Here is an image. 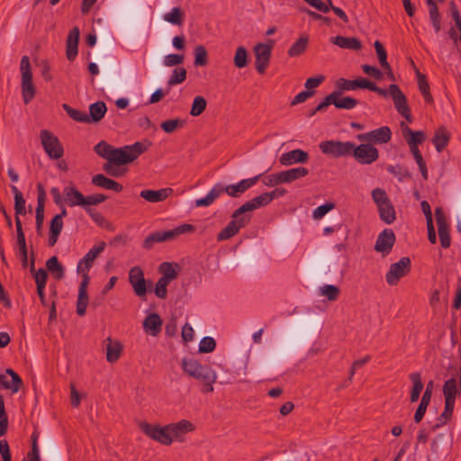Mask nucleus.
I'll list each match as a JSON object with an SVG mask.
<instances>
[{"label": "nucleus", "mask_w": 461, "mask_h": 461, "mask_svg": "<svg viewBox=\"0 0 461 461\" xmlns=\"http://www.w3.org/2000/svg\"><path fill=\"white\" fill-rule=\"evenodd\" d=\"M271 202V196L266 192L243 203L232 212L231 220L217 234V240L223 241L235 236L241 228L247 226L251 221L249 212L266 206Z\"/></svg>", "instance_id": "obj_1"}, {"label": "nucleus", "mask_w": 461, "mask_h": 461, "mask_svg": "<svg viewBox=\"0 0 461 461\" xmlns=\"http://www.w3.org/2000/svg\"><path fill=\"white\" fill-rule=\"evenodd\" d=\"M181 367L185 374L202 384V393L213 392L217 375L209 366L202 365L194 358L184 357L181 361Z\"/></svg>", "instance_id": "obj_2"}, {"label": "nucleus", "mask_w": 461, "mask_h": 461, "mask_svg": "<svg viewBox=\"0 0 461 461\" xmlns=\"http://www.w3.org/2000/svg\"><path fill=\"white\" fill-rule=\"evenodd\" d=\"M151 146L149 141H137L132 145H125L121 148H114L108 158V161L116 166L126 165L133 162Z\"/></svg>", "instance_id": "obj_3"}, {"label": "nucleus", "mask_w": 461, "mask_h": 461, "mask_svg": "<svg viewBox=\"0 0 461 461\" xmlns=\"http://www.w3.org/2000/svg\"><path fill=\"white\" fill-rule=\"evenodd\" d=\"M194 230L195 227L194 225L185 223L169 230L156 231L145 238L143 241V248L145 249H151L155 243L171 240L181 234L187 232L191 233L194 232Z\"/></svg>", "instance_id": "obj_4"}, {"label": "nucleus", "mask_w": 461, "mask_h": 461, "mask_svg": "<svg viewBox=\"0 0 461 461\" xmlns=\"http://www.w3.org/2000/svg\"><path fill=\"white\" fill-rule=\"evenodd\" d=\"M21 74H22V95L23 103L29 104L35 96L36 89L32 83V73L28 56H23L21 59Z\"/></svg>", "instance_id": "obj_5"}, {"label": "nucleus", "mask_w": 461, "mask_h": 461, "mask_svg": "<svg viewBox=\"0 0 461 461\" xmlns=\"http://www.w3.org/2000/svg\"><path fill=\"white\" fill-rule=\"evenodd\" d=\"M336 87L343 92L356 90L357 88H366V89L373 91L384 97L387 96L386 90H384L381 87H378L375 83L371 82L367 78L361 77H359L354 80H348V79L340 77L336 81Z\"/></svg>", "instance_id": "obj_6"}, {"label": "nucleus", "mask_w": 461, "mask_h": 461, "mask_svg": "<svg viewBox=\"0 0 461 461\" xmlns=\"http://www.w3.org/2000/svg\"><path fill=\"white\" fill-rule=\"evenodd\" d=\"M411 269V262L409 257H402L399 261L391 264L385 274V281L391 285H396L399 281L406 276Z\"/></svg>", "instance_id": "obj_7"}, {"label": "nucleus", "mask_w": 461, "mask_h": 461, "mask_svg": "<svg viewBox=\"0 0 461 461\" xmlns=\"http://www.w3.org/2000/svg\"><path fill=\"white\" fill-rule=\"evenodd\" d=\"M41 145L47 155L52 159H59L64 155V149L59 138L48 130L41 131Z\"/></svg>", "instance_id": "obj_8"}, {"label": "nucleus", "mask_w": 461, "mask_h": 461, "mask_svg": "<svg viewBox=\"0 0 461 461\" xmlns=\"http://www.w3.org/2000/svg\"><path fill=\"white\" fill-rule=\"evenodd\" d=\"M139 427L145 435L162 445L168 446L172 443L167 425L160 427L158 424H150L146 421H142L140 423Z\"/></svg>", "instance_id": "obj_9"}, {"label": "nucleus", "mask_w": 461, "mask_h": 461, "mask_svg": "<svg viewBox=\"0 0 461 461\" xmlns=\"http://www.w3.org/2000/svg\"><path fill=\"white\" fill-rule=\"evenodd\" d=\"M351 156L361 165H370L379 158L378 149L371 143H362L356 146L352 145Z\"/></svg>", "instance_id": "obj_10"}, {"label": "nucleus", "mask_w": 461, "mask_h": 461, "mask_svg": "<svg viewBox=\"0 0 461 461\" xmlns=\"http://www.w3.org/2000/svg\"><path fill=\"white\" fill-rule=\"evenodd\" d=\"M353 142L339 140H325L320 143V149L332 158L351 156Z\"/></svg>", "instance_id": "obj_11"}, {"label": "nucleus", "mask_w": 461, "mask_h": 461, "mask_svg": "<svg viewBox=\"0 0 461 461\" xmlns=\"http://www.w3.org/2000/svg\"><path fill=\"white\" fill-rule=\"evenodd\" d=\"M387 95L389 94L393 101L394 108L403 118H405L409 122H412V115L411 113L410 106L407 103V98L402 91L397 85L392 84L389 86L388 90H386Z\"/></svg>", "instance_id": "obj_12"}, {"label": "nucleus", "mask_w": 461, "mask_h": 461, "mask_svg": "<svg viewBox=\"0 0 461 461\" xmlns=\"http://www.w3.org/2000/svg\"><path fill=\"white\" fill-rule=\"evenodd\" d=\"M106 243L101 241L95 245L77 263V272L81 275L82 278L89 277L88 272L95 258L104 250Z\"/></svg>", "instance_id": "obj_13"}, {"label": "nucleus", "mask_w": 461, "mask_h": 461, "mask_svg": "<svg viewBox=\"0 0 461 461\" xmlns=\"http://www.w3.org/2000/svg\"><path fill=\"white\" fill-rule=\"evenodd\" d=\"M129 283L132 286L135 294L143 298L148 293L147 282L144 272L140 267H133L129 271Z\"/></svg>", "instance_id": "obj_14"}, {"label": "nucleus", "mask_w": 461, "mask_h": 461, "mask_svg": "<svg viewBox=\"0 0 461 461\" xmlns=\"http://www.w3.org/2000/svg\"><path fill=\"white\" fill-rule=\"evenodd\" d=\"M392 131L388 126H383L371 131L357 135L359 141H368L376 144H384L391 140Z\"/></svg>", "instance_id": "obj_15"}, {"label": "nucleus", "mask_w": 461, "mask_h": 461, "mask_svg": "<svg viewBox=\"0 0 461 461\" xmlns=\"http://www.w3.org/2000/svg\"><path fill=\"white\" fill-rule=\"evenodd\" d=\"M272 47L265 43H258L254 48L255 67L257 71L263 75L269 65Z\"/></svg>", "instance_id": "obj_16"}, {"label": "nucleus", "mask_w": 461, "mask_h": 461, "mask_svg": "<svg viewBox=\"0 0 461 461\" xmlns=\"http://www.w3.org/2000/svg\"><path fill=\"white\" fill-rule=\"evenodd\" d=\"M435 218L438 225V232L440 244L442 248L447 249L451 245V238L449 234L448 224L441 207H437L435 209Z\"/></svg>", "instance_id": "obj_17"}, {"label": "nucleus", "mask_w": 461, "mask_h": 461, "mask_svg": "<svg viewBox=\"0 0 461 461\" xmlns=\"http://www.w3.org/2000/svg\"><path fill=\"white\" fill-rule=\"evenodd\" d=\"M261 177V175L242 179L237 184L223 185L224 193L232 198H240L247 190L252 187Z\"/></svg>", "instance_id": "obj_18"}, {"label": "nucleus", "mask_w": 461, "mask_h": 461, "mask_svg": "<svg viewBox=\"0 0 461 461\" xmlns=\"http://www.w3.org/2000/svg\"><path fill=\"white\" fill-rule=\"evenodd\" d=\"M395 243V235L393 230L385 229L377 237L375 250L383 256H387Z\"/></svg>", "instance_id": "obj_19"}, {"label": "nucleus", "mask_w": 461, "mask_h": 461, "mask_svg": "<svg viewBox=\"0 0 461 461\" xmlns=\"http://www.w3.org/2000/svg\"><path fill=\"white\" fill-rule=\"evenodd\" d=\"M5 374H0V386L16 393L23 385L22 378L12 368H7Z\"/></svg>", "instance_id": "obj_20"}, {"label": "nucleus", "mask_w": 461, "mask_h": 461, "mask_svg": "<svg viewBox=\"0 0 461 461\" xmlns=\"http://www.w3.org/2000/svg\"><path fill=\"white\" fill-rule=\"evenodd\" d=\"M169 429V433L172 438V442L174 440L183 441L184 435L194 430V426L192 422L187 420H182L176 423L167 424Z\"/></svg>", "instance_id": "obj_21"}, {"label": "nucleus", "mask_w": 461, "mask_h": 461, "mask_svg": "<svg viewBox=\"0 0 461 461\" xmlns=\"http://www.w3.org/2000/svg\"><path fill=\"white\" fill-rule=\"evenodd\" d=\"M90 277L82 278L78 288V295L77 300V313L79 316H85L86 308L89 303L87 286L89 285Z\"/></svg>", "instance_id": "obj_22"}, {"label": "nucleus", "mask_w": 461, "mask_h": 461, "mask_svg": "<svg viewBox=\"0 0 461 461\" xmlns=\"http://www.w3.org/2000/svg\"><path fill=\"white\" fill-rule=\"evenodd\" d=\"M309 159L308 152L297 149L283 153L279 158V162L283 166H291L296 163H305Z\"/></svg>", "instance_id": "obj_23"}, {"label": "nucleus", "mask_w": 461, "mask_h": 461, "mask_svg": "<svg viewBox=\"0 0 461 461\" xmlns=\"http://www.w3.org/2000/svg\"><path fill=\"white\" fill-rule=\"evenodd\" d=\"M80 31L78 27L70 30L67 38L66 55L68 60L72 61L77 56Z\"/></svg>", "instance_id": "obj_24"}, {"label": "nucleus", "mask_w": 461, "mask_h": 461, "mask_svg": "<svg viewBox=\"0 0 461 461\" xmlns=\"http://www.w3.org/2000/svg\"><path fill=\"white\" fill-rule=\"evenodd\" d=\"M64 202L70 207L84 206L85 195H83L75 186L68 185L63 189Z\"/></svg>", "instance_id": "obj_25"}, {"label": "nucleus", "mask_w": 461, "mask_h": 461, "mask_svg": "<svg viewBox=\"0 0 461 461\" xmlns=\"http://www.w3.org/2000/svg\"><path fill=\"white\" fill-rule=\"evenodd\" d=\"M173 189L170 187L158 190L145 189L140 194V196L149 203H158L165 201L171 194Z\"/></svg>", "instance_id": "obj_26"}, {"label": "nucleus", "mask_w": 461, "mask_h": 461, "mask_svg": "<svg viewBox=\"0 0 461 461\" xmlns=\"http://www.w3.org/2000/svg\"><path fill=\"white\" fill-rule=\"evenodd\" d=\"M162 323V320L158 313H150L143 321V329L147 333L156 337L161 331Z\"/></svg>", "instance_id": "obj_27"}, {"label": "nucleus", "mask_w": 461, "mask_h": 461, "mask_svg": "<svg viewBox=\"0 0 461 461\" xmlns=\"http://www.w3.org/2000/svg\"><path fill=\"white\" fill-rule=\"evenodd\" d=\"M330 41L341 49L359 50L362 49V42L356 37H345L338 35L330 38Z\"/></svg>", "instance_id": "obj_28"}, {"label": "nucleus", "mask_w": 461, "mask_h": 461, "mask_svg": "<svg viewBox=\"0 0 461 461\" xmlns=\"http://www.w3.org/2000/svg\"><path fill=\"white\" fill-rule=\"evenodd\" d=\"M92 184L106 190H113L116 193H120L123 189V186L120 183L108 178L103 174L95 175L92 177Z\"/></svg>", "instance_id": "obj_29"}, {"label": "nucleus", "mask_w": 461, "mask_h": 461, "mask_svg": "<svg viewBox=\"0 0 461 461\" xmlns=\"http://www.w3.org/2000/svg\"><path fill=\"white\" fill-rule=\"evenodd\" d=\"M401 128L402 135L409 146L414 145L418 147V145L421 144L426 139L425 133L422 131H413L403 122H401Z\"/></svg>", "instance_id": "obj_30"}, {"label": "nucleus", "mask_w": 461, "mask_h": 461, "mask_svg": "<svg viewBox=\"0 0 461 461\" xmlns=\"http://www.w3.org/2000/svg\"><path fill=\"white\" fill-rule=\"evenodd\" d=\"M224 193L223 185L217 183L212 186L205 197L195 200V206H209Z\"/></svg>", "instance_id": "obj_31"}, {"label": "nucleus", "mask_w": 461, "mask_h": 461, "mask_svg": "<svg viewBox=\"0 0 461 461\" xmlns=\"http://www.w3.org/2000/svg\"><path fill=\"white\" fill-rule=\"evenodd\" d=\"M343 91L338 88L332 92V95H334L333 105L337 109L351 110L358 104V101L356 98L350 96L340 97Z\"/></svg>", "instance_id": "obj_32"}, {"label": "nucleus", "mask_w": 461, "mask_h": 461, "mask_svg": "<svg viewBox=\"0 0 461 461\" xmlns=\"http://www.w3.org/2000/svg\"><path fill=\"white\" fill-rule=\"evenodd\" d=\"M107 111V107L104 102L98 101L95 102L89 106V114H88V123L98 122H100L105 113Z\"/></svg>", "instance_id": "obj_33"}, {"label": "nucleus", "mask_w": 461, "mask_h": 461, "mask_svg": "<svg viewBox=\"0 0 461 461\" xmlns=\"http://www.w3.org/2000/svg\"><path fill=\"white\" fill-rule=\"evenodd\" d=\"M106 360L109 363H115L121 357L122 347L120 342L113 341L111 338H107L106 340Z\"/></svg>", "instance_id": "obj_34"}, {"label": "nucleus", "mask_w": 461, "mask_h": 461, "mask_svg": "<svg viewBox=\"0 0 461 461\" xmlns=\"http://www.w3.org/2000/svg\"><path fill=\"white\" fill-rule=\"evenodd\" d=\"M450 136L447 133L446 128L440 127L436 131L432 138V143L434 144L438 152H442L449 142Z\"/></svg>", "instance_id": "obj_35"}, {"label": "nucleus", "mask_w": 461, "mask_h": 461, "mask_svg": "<svg viewBox=\"0 0 461 461\" xmlns=\"http://www.w3.org/2000/svg\"><path fill=\"white\" fill-rule=\"evenodd\" d=\"M309 43V36L303 34L289 48L287 54L290 57H297L302 55L307 49Z\"/></svg>", "instance_id": "obj_36"}, {"label": "nucleus", "mask_w": 461, "mask_h": 461, "mask_svg": "<svg viewBox=\"0 0 461 461\" xmlns=\"http://www.w3.org/2000/svg\"><path fill=\"white\" fill-rule=\"evenodd\" d=\"M179 266L176 263L163 262L158 267L159 273L162 274L161 278L167 282H171L177 277V271Z\"/></svg>", "instance_id": "obj_37"}, {"label": "nucleus", "mask_w": 461, "mask_h": 461, "mask_svg": "<svg viewBox=\"0 0 461 461\" xmlns=\"http://www.w3.org/2000/svg\"><path fill=\"white\" fill-rule=\"evenodd\" d=\"M281 172L284 183H292L297 179L306 176L309 174V170L303 167H294Z\"/></svg>", "instance_id": "obj_38"}, {"label": "nucleus", "mask_w": 461, "mask_h": 461, "mask_svg": "<svg viewBox=\"0 0 461 461\" xmlns=\"http://www.w3.org/2000/svg\"><path fill=\"white\" fill-rule=\"evenodd\" d=\"M377 207L379 211V216L383 221H384L387 224H390L394 221L395 210L391 201H388Z\"/></svg>", "instance_id": "obj_39"}, {"label": "nucleus", "mask_w": 461, "mask_h": 461, "mask_svg": "<svg viewBox=\"0 0 461 461\" xmlns=\"http://www.w3.org/2000/svg\"><path fill=\"white\" fill-rule=\"evenodd\" d=\"M11 190L14 196L15 217H19V215L26 214V208H25L26 202H25V199L23 198L22 192L15 185H12Z\"/></svg>", "instance_id": "obj_40"}, {"label": "nucleus", "mask_w": 461, "mask_h": 461, "mask_svg": "<svg viewBox=\"0 0 461 461\" xmlns=\"http://www.w3.org/2000/svg\"><path fill=\"white\" fill-rule=\"evenodd\" d=\"M410 379L412 382V389L411 392L410 401L415 402L418 401L420 394L423 389V383L420 373H412L410 375Z\"/></svg>", "instance_id": "obj_41"}, {"label": "nucleus", "mask_w": 461, "mask_h": 461, "mask_svg": "<svg viewBox=\"0 0 461 461\" xmlns=\"http://www.w3.org/2000/svg\"><path fill=\"white\" fill-rule=\"evenodd\" d=\"M456 393L457 388L456 379L450 378L447 380L443 386V394L445 397V402L455 403Z\"/></svg>", "instance_id": "obj_42"}, {"label": "nucleus", "mask_w": 461, "mask_h": 461, "mask_svg": "<svg viewBox=\"0 0 461 461\" xmlns=\"http://www.w3.org/2000/svg\"><path fill=\"white\" fill-rule=\"evenodd\" d=\"M47 269L54 275V277L58 280H60L64 277V267L59 262V259L56 256L51 257L46 262Z\"/></svg>", "instance_id": "obj_43"}, {"label": "nucleus", "mask_w": 461, "mask_h": 461, "mask_svg": "<svg viewBox=\"0 0 461 461\" xmlns=\"http://www.w3.org/2000/svg\"><path fill=\"white\" fill-rule=\"evenodd\" d=\"M418 86L424 100L428 104H433V96L429 92V85L425 75L417 71Z\"/></svg>", "instance_id": "obj_44"}, {"label": "nucleus", "mask_w": 461, "mask_h": 461, "mask_svg": "<svg viewBox=\"0 0 461 461\" xmlns=\"http://www.w3.org/2000/svg\"><path fill=\"white\" fill-rule=\"evenodd\" d=\"M185 14L180 7H174L170 12L164 14L166 22L172 24L182 26L184 23Z\"/></svg>", "instance_id": "obj_45"}, {"label": "nucleus", "mask_w": 461, "mask_h": 461, "mask_svg": "<svg viewBox=\"0 0 461 461\" xmlns=\"http://www.w3.org/2000/svg\"><path fill=\"white\" fill-rule=\"evenodd\" d=\"M62 108L68 115L76 122L88 123V114L79 110L72 108L68 104H63Z\"/></svg>", "instance_id": "obj_46"}, {"label": "nucleus", "mask_w": 461, "mask_h": 461, "mask_svg": "<svg viewBox=\"0 0 461 461\" xmlns=\"http://www.w3.org/2000/svg\"><path fill=\"white\" fill-rule=\"evenodd\" d=\"M249 55L245 47L240 46L237 48L234 55V65L238 68H245L249 63Z\"/></svg>", "instance_id": "obj_47"}, {"label": "nucleus", "mask_w": 461, "mask_h": 461, "mask_svg": "<svg viewBox=\"0 0 461 461\" xmlns=\"http://www.w3.org/2000/svg\"><path fill=\"white\" fill-rule=\"evenodd\" d=\"M207 102L203 96L197 95L194 98L190 114L194 117L199 116L206 109Z\"/></svg>", "instance_id": "obj_48"}, {"label": "nucleus", "mask_w": 461, "mask_h": 461, "mask_svg": "<svg viewBox=\"0 0 461 461\" xmlns=\"http://www.w3.org/2000/svg\"><path fill=\"white\" fill-rule=\"evenodd\" d=\"M454 402H445V409L440 416L438 418V423L435 424L433 429H437L439 427L443 426L447 423V421L451 418L453 411H454Z\"/></svg>", "instance_id": "obj_49"}, {"label": "nucleus", "mask_w": 461, "mask_h": 461, "mask_svg": "<svg viewBox=\"0 0 461 461\" xmlns=\"http://www.w3.org/2000/svg\"><path fill=\"white\" fill-rule=\"evenodd\" d=\"M185 125V122L182 119H172L164 121L160 127L166 133H172L179 128H183Z\"/></svg>", "instance_id": "obj_50"}, {"label": "nucleus", "mask_w": 461, "mask_h": 461, "mask_svg": "<svg viewBox=\"0 0 461 461\" xmlns=\"http://www.w3.org/2000/svg\"><path fill=\"white\" fill-rule=\"evenodd\" d=\"M186 78V69L182 67L176 68L170 76L167 84L175 86L183 83Z\"/></svg>", "instance_id": "obj_51"}, {"label": "nucleus", "mask_w": 461, "mask_h": 461, "mask_svg": "<svg viewBox=\"0 0 461 461\" xmlns=\"http://www.w3.org/2000/svg\"><path fill=\"white\" fill-rule=\"evenodd\" d=\"M208 63V54L206 49L203 45H199L194 49V65L206 66Z\"/></svg>", "instance_id": "obj_52"}, {"label": "nucleus", "mask_w": 461, "mask_h": 461, "mask_svg": "<svg viewBox=\"0 0 461 461\" xmlns=\"http://www.w3.org/2000/svg\"><path fill=\"white\" fill-rule=\"evenodd\" d=\"M113 147L104 140L98 142L95 147V152L101 158H105L108 161L110 154L112 153Z\"/></svg>", "instance_id": "obj_53"}, {"label": "nucleus", "mask_w": 461, "mask_h": 461, "mask_svg": "<svg viewBox=\"0 0 461 461\" xmlns=\"http://www.w3.org/2000/svg\"><path fill=\"white\" fill-rule=\"evenodd\" d=\"M374 47L375 49L378 61L381 67L383 68H389V63L387 62V53L383 44L379 41H375Z\"/></svg>", "instance_id": "obj_54"}, {"label": "nucleus", "mask_w": 461, "mask_h": 461, "mask_svg": "<svg viewBox=\"0 0 461 461\" xmlns=\"http://www.w3.org/2000/svg\"><path fill=\"white\" fill-rule=\"evenodd\" d=\"M216 348V341L212 337H204L199 343L198 351L200 353H211Z\"/></svg>", "instance_id": "obj_55"}, {"label": "nucleus", "mask_w": 461, "mask_h": 461, "mask_svg": "<svg viewBox=\"0 0 461 461\" xmlns=\"http://www.w3.org/2000/svg\"><path fill=\"white\" fill-rule=\"evenodd\" d=\"M387 171L394 176L398 177L400 181H402L404 178H410L411 176L409 170L400 165L389 166L387 167Z\"/></svg>", "instance_id": "obj_56"}, {"label": "nucleus", "mask_w": 461, "mask_h": 461, "mask_svg": "<svg viewBox=\"0 0 461 461\" xmlns=\"http://www.w3.org/2000/svg\"><path fill=\"white\" fill-rule=\"evenodd\" d=\"M321 294L330 301H335L339 297V289L333 285H325L321 287Z\"/></svg>", "instance_id": "obj_57"}, {"label": "nucleus", "mask_w": 461, "mask_h": 461, "mask_svg": "<svg viewBox=\"0 0 461 461\" xmlns=\"http://www.w3.org/2000/svg\"><path fill=\"white\" fill-rule=\"evenodd\" d=\"M104 170L113 177H120L126 173V169H121L118 166L114 165V163L107 161L103 166Z\"/></svg>", "instance_id": "obj_58"}, {"label": "nucleus", "mask_w": 461, "mask_h": 461, "mask_svg": "<svg viewBox=\"0 0 461 461\" xmlns=\"http://www.w3.org/2000/svg\"><path fill=\"white\" fill-rule=\"evenodd\" d=\"M169 282L166 281L163 278H159L156 284L154 293L157 297L160 299H165L167 295V285Z\"/></svg>", "instance_id": "obj_59"}, {"label": "nucleus", "mask_w": 461, "mask_h": 461, "mask_svg": "<svg viewBox=\"0 0 461 461\" xmlns=\"http://www.w3.org/2000/svg\"><path fill=\"white\" fill-rule=\"evenodd\" d=\"M107 199V196L103 194H95L88 196H85V203H84V209L86 210V207H89L90 205H96L103 202H104Z\"/></svg>", "instance_id": "obj_60"}, {"label": "nucleus", "mask_w": 461, "mask_h": 461, "mask_svg": "<svg viewBox=\"0 0 461 461\" xmlns=\"http://www.w3.org/2000/svg\"><path fill=\"white\" fill-rule=\"evenodd\" d=\"M372 198L377 206L390 201L386 192L382 188H375L372 191Z\"/></svg>", "instance_id": "obj_61"}, {"label": "nucleus", "mask_w": 461, "mask_h": 461, "mask_svg": "<svg viewBox=\"0 0 461 461\" xmlns=\"http://www.w3.org/2000/svg\"><path fill=\"white\" fill-rule=\"evenodd\" d=\"M335 207L333 203H326L318 206L312 212V217L316 220L321 219L325 214Z\"/></svg>", "instance_id": "obj_62"}, {"label": "nucleus", "mask_w": 461, "mask_h": 461, "mask_svg": "<svg viewBox=\"0 0 461 461\" xmlns=\"http://www.w3.org/2000/svg\"><path fill=\"white\" fill-rule=\"evenodd\" d=\"M263 183L267 186H275L279 184H283L284 181L282 172L280 171L278 173L267 176L266 177H264Z\"/></svg>", "instance_id": "obj_63"}, {"label": "nucleus", "mask_w": 461, "mask_h": 461, "mask_svg": "<svg viewBox=\"0 0 461 461\" xmlns=\"http://www.w3.org/2000/svg\"><path fill=\"white\" fill-rule=\"evenodd\" d=\"M35 283L37 285V288H41L46 286L47 279H48V273L47 270L44 268H40L35 272L34 275Z\"/></svg>", "instance_id": "obj_64"}]
</instances>
